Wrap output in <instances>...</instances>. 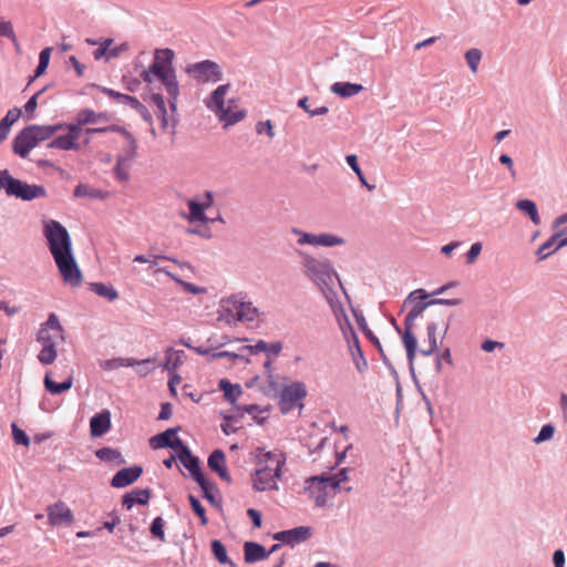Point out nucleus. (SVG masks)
I'll use <instances>...</instances> for the list:
<instances>
[{
    "mask_svg": "<svg viewBox=\"0 0 567 567\" xmlns=\"http://www.w3.org/2000/svg\"><path fill=\"white\" fill-rule=\"evenodd\" d=\"M414 299H417V302H415L412 306V308L404 318V331L402 333V343L406 351L410 374L415 384L419 385L414 369V360L417 352V339L413 332L414 322L419 317H422L424 311L434 306H460L462 303V299H430V293L426 290L419 288L408 295V297L404 300V305L408 302H414Z\"/></svg>",
    "mask_w": 567,
    "mask_h": 567,
    "instance_id": "nucleus-1",
    "label": "nucleus"
},
{
    "mask_svg": "<svg viewBox=\"0 0 567 567\" xmlns=\"http://www.w3.org/2000/svg\"><path fill=\"white\" fill-rule=\"evenodd\" d=\"M303 268L306 276L318 286L327 300L331 302L330 295L336 296L332 288V277L334 276L339 279L332 262L329 259L319 260L315 257L306 256L303 258Z\"/></svg>",
    "mask_w": 567,
    "mask_h": 567,
    "instance_id": "nucleus-2",
    "label": "nucleus"
},
{
    "mask_svg": "<svg viewBox=\"0 0 567 567\" xmlns=\"http://www.w3.org/2000/svg\"><path fill=\"white\" fill-rule=\"evenodd\" d=\"M0 190H4L9 197H16L24 202L47 196V189L42 185L29 184L13 177L8 169H0Z\"/></svg>",
    "mask_w": 567,
    "mask_h": 567,
    "instance_id": "nucleus-3",
    "label": "nucleus"
},
{
    "mask_svg": "<svg viewBox=\"0 0 567 567\" xmlns=\"http://www.w3.org/2000/svg\"><path fill=\"white\" fill-rule=\"evenodd\" d=\"M43 235L53 258L73 251L68 229L58 220L50 219L43 226Z\"/></svg>",
    "mask_w": 567,
    "mask_h": 567,
    "instance_id": "nucleus-4",
    "label": "nucleus"
},
{
    "mask_svg": "<svg viewBox=\"0 0 567 567\" xmlns=\"http://www.w3.org/2000/svg\"><path fill=\"white\" fill-rule=\"evenodd\" d=\"M229 87L230 84L217 86L206 100V106L215 112L219 121L225 123V126L240 122L247 114L245 110H238L231 117L227 116L228 113L225 111V94L228 92Z\"/></svg>",
    "mask_w": 567,
    "mask_h": 567,
    "instance_id": "nucleus-5",
    "label": "nucleus"
},
{
    "mask_svg": "<svg viewBox=\"0 0 567 567\" xmlns=\"http://www.w3.org/2000/svg\"><path fill=\"white\" fill-rule=\"evenodd\" d=\"M307 386L301 381H293L285 384L280 390L278 406L282 414L289 413L292 409H303L302 400L307 396Z\"/></svg>",
    "mask_w": 567,
    "mask_h": 567,
    "instance_id": "nucleus-6",
    "label": "nucleus"
},
{
    "mask_svg": "<svg viewBox=\"0 0 567 567\" xmlns=\"http://www.w3.org/2000/svg\"><path fill=\"white\" fill-rule=\"evenodd\" d=\"M53 259L65 285L76 288L82 284L83 274L76 262L73 251Z\"/></svg>",
    "mask_w": 567,
    "mask_h": 567,
    "instance_id": "nucleus-7",
    "label": "nucleus"
},
{
    "mask_svg": "<svg viewBox=\"0 0 567 567\" xmlns=\"http://www.w3.org/2000/svg\"><path fill=\"white\" fill-rule=\"evenodd\" d=\"M185 71L198 83H216L223 80L220 65L212 60L188 64Z\"/></svg>",
    "mask_w": 567,
    "mask_h": 567,
    "instance_id": "nucleus-8",
    "label": "nucleus"
},
{
    "mask_svg": "<svg viewBox=\"0 0 567 567\" xmlns=\"http://www.w3.org/2000/svg\"><path fill=\"white\" fill-rule=\"evenodd\" d=\"M218 389L223 391L224 399L238 411L247 414H254V412H268L270 410V406L261 408L258 404H236L238 398L243 394V390L239 384H234L228 379H220L218 382Z\"/></svg>",
    "mask_w": 567,
    "mask_h": 567,
    "instance_id": "nucleus-9",
    "label": "nucleus"
},
{
    "mask_svg": "<svg viewBox=\"0 0 567 567\" xmlns=\"http://www.w3.org/2000/svg\"><path fill=\"white\" fill-rule=\"evenodd\" d=\"M147 69L148 72L164 85L168 95L169 109L172 113H175L177 111V100L179 96V84L177 78H171V74L155 62H152Z\"/></svg>",
    "mask_w": 567,
    "mask_h": 567,
    "instance_id": "nucleus-10",
    "label": "nucleus"
},
{
    "mask_svg": "<svg viewBox=\"0 0 567 567\" xmlns=\"http://www.w3.org/2000/svg\"><path fill=\"white\" fill-rule=\"evenodd\" d=\"M38 145L37 134H34L31 125H27L12 140V152L21 158H27Z\"/></svg>",
    "mask_w": 567,
    "mask_h": 567,
    "instance_id": "nucleus-11",
    "label": "nucleus"
},
{
    "mask_svg": "<svg viewBox=\"0 0 567 567\" xmlns=\"http://www.w3.org/2000/svg\"><path fill=\"white\" fill-rule=\"evenodd\" d=\"M343 318L346 320V323L348 326V330H349V333L351 337L350 339L347 340L349 352L352 357V361L355 365L357 371L362 374L369 368L368 361L365 359L363 350L361 349L359 338H358L348 316L343 315Z\"/></svg>",
    "mask_w": 567,
    "mask_h": 567,
    "instance_id": "nucleus-12",
    "label": "nucleus"
},
{
    "mask_svg": "<svg viewBox=\"0 0 567 567\" xmlns=\"http://www.w3.org/2000/svg\"><path fill=\"white\" fill-rule=\"evenodd\" d=\"M312 536V528L309 526H298L291 529H285L272 534V539L281 542L291 547L308 540Z\"/></svg>",
    "mask_w": 567,
    "mask_h": 567,
    "instance_id": "nucleus-13",
    "label": "nucleus"
},
{
    "mask_svg": "<svg viewBox=\"0 0 567 567\" xmlns=\"http://www.w3.org/2000/svg\"><path fill=\"white\" fill-rule=\"evenodd\" d=\"M143 474L141 465H133L118 470L110 481L114 488H124L135 483Z\"/></svg>",
    "mask_w": 567,
    "mask_h": 567,
    "instance_id": "nucleus-14",
    "label": "nucleus"
},
{
    "mask_svg": "<svg viewBox=\"0 0 567 567\" xmlns=\"http://www.w3.org/2000/svg\"><path fill=\"white\" fill-rule=\"evenodd\" d=\"M252 488L257 492L278 491V484L270 476V467L262 465L251 473Z\"/></svg>",
    "mask_w": 567,
    "mask_h": 567,
    "instance_id": "nucleus-15",
    "label": "nucleus"
},
{
    "mask_svg": "<svg viewBox=\"0 0 567 567\" xmlns=\"http://www.w3.org/2000/svg\"><path fill=\"white\" fill-rule=\"evenodd\" d=\"M47 512L52 526L70 525L74 520L72 511L62 501L50 505Z\"/></svg>",
    "mask_w": 567,
    "mask_h": 567,
    "instance_id": "nucleus-16",
    "label": "nucleus"
},
{
    "mask_svg": "<svg viewBox=\"0 0 567 567\" xmlns=\"http://www.w3.org/2000/svg\"><path fill=\"white\" fill-rule=\"evenodd\" d=\"M111 412L104 409L90 419V435L91 437H101L111 430Z\"/></svg>",
    "mask_w": 567,
    "mask_h": 567,
    "instance_id": "nucleus-17",
    "label": "nucleus"
},
{
    "mask_svg": "<svg viewBox=\"0 0 567 567\" xmlns=\"http://www.w3.org/2000/svg\"><path fill=\"white\" fill-rule=\"evenodd\" d=\"M243 550L246 564H256L268 558L267 548L254 540L245 542Z\"/></svg>",
    "mask_w": 567,
    "mask_h": 567,
    "instance_id": "nucleus-18",
    "label": "nucleus"
},
{
    "mask_svg": "<svg viewBox=\"0 0 567 567\" xmlns=\"http://www.w3.org/2000/svg\"><path fill=\"white\" fill-rule=\"evenodd\" d=\"M178 461L189 472L190 477L196 483H199L207 478L202 470L199 457L194 455L192 451L187 453L184 452V455L178 457Z\"/></svg>",
    "mask_w": 567,
    "mask_h": 567,
    "instance_id": "nucleus-19",
    "label": "nucleus"
},
{
    "mask_svg": "<svg viewBox=\"0 0 567 567\" xmlns=\"http://www.w3.org/2000/svg\"><path fill=\"white\" fill-rule=\"evenodd\" d=\"M151 496V488H134L122 496V505L126 509H131L134 505H147Z\"/></svg>",
    "mask_w": 567,
    "mask_h": 567,
    "instance_id": "nucleus-20",
    "label": "nucleus"
},
{
    "mask_svg": "<svg viewBox=\"0 0 567 567\" xmlns=\"http://www.w3.org/2000/svg\"><path fill=\"white\" fill-rule=\"evenodd\" d=\"M174 59L175 52L169 48L155 49L154 51L153 62L157 63L161 68H164V70L171 74V78H177L173 65Z\"/></svg>",
    "mask_w": 567,
    "mask_h": 567,
    "instance_id": "nucleus-21",
    "label": "nucleus"
},
{
    "mask_svg": "<svg viewBox=\"0 0 567 567\" xmlns=\"http://www.w3.org/2000/svg\"><path fill=\"white\" fill-rule=\"evenodd\" d=\"M181 426L168 427L165 431L153 435L150 440V446L153 450L168 449L172 445V441L179 431Z\"/></svg>",
    "mask_w": 567,
    "mask_h": 567,
    "instance_id": "nucleus-22",
    "label": "nucleus"
},
{
    "mask_svg": "<svg viewBox=\"0 0 567 567\" xmlns=\"http://www.w3.org/2000/svg\"><path fill=\"white\" fill-rule=\"evenodd\" d=\"M363 89L362 84L351 82H336L330 86V91L342 99L352 97L362 92Z\"/></svg>",
    "mask_w": 567,
    "mask_h": 567,
    "instance_id": "nucleus-23",
    "label": "nucleus"
},
{
    "mask_svg": "<svg viewBox=\"0 0 567 567\" xmlns=\"http://www.w3.org/2000/svg\"><path fill=\"white\" fill-rule=\"evenodd\" d=\"M359 329L364 333L367 339L378 349L380 355L385 353L379 338L370 330L367 320L361 311L352 310Z\"/></svg>",
    "mask_w": 567,
    "mask_h": 567,
    "instance_id": "nucleus-24",
    "label": "nucleus"
},
{
    "mask_svg": "<svg viewBox=\"0 0 567 567\" xmlns=\"http://www.w3.org/2000/svg\"><path fill=\"white\" fill-rule=\"evenodd\" d=\"M244 349L248 350L251 354H257L259 352H265L269 358L272 355H278L282 350V343L280 341L268 343L264 340H258L252 346H246Z\"/></svg>",
    "mask_w": 567,
    "mask_h": 567,
    "instance_id": "nucleus-25",
    "label": "nucleus"
},
{
    "mask_svg": "<svg viewBox=\"0 0 567 567\" xmlns=\"http://www.w3.org/2000/svg\"><path fill=\"white\" fill-rule=\"evenodd\" d=\"M43 383L50 394L58 395L69 391L73 386V377L69 375L63 382H55L51 379V373L47 372Z\"/></svg>",
    "mask_w": 567,
    "mask_h": 567,
    "instance_id": "nucleus-26",
    "label": "nucleus"
},
{
    "mask_svg": "<svg viewBox=\"0 0 567 567\" xmlns=\"http://www.w3.org/2000/svg\"><path fill=\"white\" fill-rule=\"evenodd\" d=\"M90 86L99 90L103 94L113 99L115 102L130 105L131 107H133V105L137 102V99L135 96L117 92L113 89H109V87L102 86L100 84L92 83Z\"/></svg>",
    "mask_w": 567,
    "mask_h": 567,
    "instance_id": "nucleus-27",
    "label": "nucleus"
},
{
    "mask_svg": "<svg viewBox=\"0 0 567 567\" xmlns=\"http://www.w3.org/2000/svg\"><path fill=\"white\" fill-rule=\"evenodd\" d=\"M306 483L308 485L305 487V491L309 494V497L315 498L316 506L324 507L328 499V487H322L317 482H308V480Z\"/></svg>",
    "mask_w": 567,
    "mask_h": 567,
    "instance_id": "nucleus-28",
    "label": "nucleus"
},
{
    "mask_svg": "<svg viewBox=\"0 0 567 567\" xmlns=\"http://www.w3.org/2000/svg\"><path fill=\"white\" fill-rule=\"evenodd\" d=\"M107 195V192L91 187L90 185L83 183L78 184L73 190V196L75 198L85 197L90 199H105Z\"/></svg>",
    "mask_w": 567,
    "mask_h": 567,
    "instance_id": "nucleus-29",
    "label": "nucleus"
},
{
    "mask_svg": "<svg viewBox=\"0 0 567 567\" xmlns=\"http://www.w3.org/2000/svg\"><path fill=\"white\" fill-rule=\"evenodd\" d=\"M515 207L523 214L527 215L534 225H540V216L534 200L527 198L519 199L516 202Z\"/></svg>",
    "mask_w": 567,
    "mask_h": 567,
    "instance_id": "nucleus-30",
    "label": "nucleus"
},
{
    "mask_svg": "<svg viewBox=\"0 0 567 567\" xmlns=\"http://www.w3.org/2000/svg\"><path fill=\"white\" fill-rule=\"evenodd\" d=\"M48 148H56L62 151H78L81 143L75 142L68 133L59 135L47 144Z\"/></svg>",
    "mask_w": 567,
    "mask_h": 567,
    "instance_id": "nucleus-31",
    "label": "nucleus"
},
{
    "mask_svg": "<svg viewBox=\"0 0 567 567\" xmlns=\"http://www.w3.org/2000/svg\"><path fill=\"white\" fill-rule=\"evenodd\" d=\"M95 456L103 462H116V465L125 464L126 461L116 449L104 446L95 451Z\"/></svg>",
    "mask_w": 567,
    "mask_h": 567,
    "instance_id": "nucleus-32",
    "label": "nucleus"
},
{
    "mask_svg": "<svg viewBox=\"0 0 567 567\" xmlns=\"http://www.w3.org/2000/svg\"><path fill=\"white\" fill-rule=\"evenodd\" d=\"M210 549L214 558L221 565H229L236 567V564L228 557L226 546L219 539L210 542Z\"/></svg>",
    "mask_w": 567,
    "mask_h": 567,
    "instance_id": "nucleus-33",
    "label": "nucleus"
},
{
    "mask_svg": "<svg viewBox=\"0 0 567 567\" xmlns=\"http://www.w3.org/2000/svg\"><path fill=\"white\" fill-rule=\"evenodd\" d=\"M567 231V228H564L559 233H555L553 234L543 245H540L538 247V249L536 250V255L538 257V261H542V260H545L546 258H548L550 255H553L554 252H556L557 250L551 249L549 250L556 243L557 240Z\"/></svg>",
    "mask_w": 567,
    "mask_h": 567,
    "instance_id": "nucleus-34",
    "label": "nucleus"
},
{
    "mask_svg": "<svg viewBox=\"0 0 567 567\" xmlns=\"http://www.w3.org/2000/svg\"><path fill=\"white\" fill-rule=\"evenodd\" d=\"M125 140L127 142V148L116 157H118L120 164H127V166H131L137 156V141L133 134L127 136Z\"/></svg>",
    "mask_w": 567,
    "mask_h": 567,
    "instance_id": "nucleus-35",
    "label": "nucleus"
},
{
    "mask_svg": "<svg viewBox=\"0 0 567 567\" xmlns=\"http://www.w3.org/2000/svg\"><path fill=\"white\" fill-rule=\"evenodd\" d=\"M198 486L202 488L203 497L213 506L215 507H221V499L217 498L216 495L213 493L216 491V493H219L216 485L212 483L208 478H205L204 481L197 483Z\"/></svg>",
    "mask_w": 567,
    "mask_h": 567,
    "instance_id": "nucleus-36",
    "label": "nucleus"
},
{
    "mask_svg": "<svg viewBox=\"0 0 567 567\" xmlns=\"http://www.w3.org/2000/svg\"><path fill=\"white\" fill-rule=\"evenodd\" d=\"M429 321L434 322L435 328L443 327V333L441 339L443 340L450 329L452 315L446 316V313L442 310H431L429 313Z\"/></svg>",
    "mask_w": 567,
    "mask_h": 567,
    "instance_id": "nucleus-37",
    "label": "nucleus"
},
{
    "mask_svg": "<svg viewBox=\"0 0 567 567\" xmlns=\"http://www.w3.org/2000/svg\"><path fill=\"white\" fill-rule=\"evenodd\" d=\"M158 271L165 274L167 277L173 279L175 282H177L184 289V291H186L188 293L200 295V293L206 292V288L182 280L175 274L171 272L167 268H159Z\"/></svg>",
    "mask_w": 567,
    "mask_h": 567,
    "instance_id": "nucleus-38",
    "label": "nucleus"
},
{
    "mask_svg": "<svg viewBox=\"0 0 567 567\" xmlns=\"http://www.w3.org/2000/svg\"><path fill=\"white\" fill-rule=\"evenodd\" d=\"M90 290L109 301H114L118 298L117 290L112 285L104 282H91Z\"/></svg>",
    "mask_w": 567,
    "mask_h": 567,
    "instance_id": "nucleus-39",
    "label": "nucleus"
},
{
    "mask_svg": "<svg viewBox=\"0 0 567 567\" xmlns=\"http://www.w3.org/2000/svg\"><path fill=\"white\" fill-rule=\"evenodd\" d=\"M189 214H188V220L190 223L195 221H202V223H208V217L205 214V207L202 206V203L197 199H189L187 202Z\"/></svg>",
    "mask_w": 567,
    "mask_h": 567,
    "instance_id": "nucleus-40",
    "label": "nucleus"
},
{
    "mask_svg": "<svg viewBox=\"0 0 567 567\" xmlns=\"http://www.w3.org/2000/svg\"><path fill=\"white\" fill-rule=\"evenodd\" d=\"M437 329L439 328H435L434 322L426 323V334H427L429 348L417 350L422 355L429 357L437 351V349H439L437 338H436Z\"/></svg>",
    "mask_w": 567,
    "mask_h": 567,
    "instance_id": "nucleus-41",
    "label": "nucleus"
},
{
    "mask_svg": "<svg viewBox=\"0 0 567 567\" xmlns=\"http://www.w3.org/2000/svg\"><path fill=\"white\" fill-rule=\"evenodd\" d=\"M347 164L351 167L354 174L358 176L361 186L365 187L368 190H373L375 185L369 184L360 165L358 162V156L355 154H349L346 156Z\"/></svg>",
    "mask_w": 567,
    "mask_h": 567,
    "instance_id": "nucleus-42",
    "label": "nucleus"
},
{
    "mask_svg": "<svg viewBox=\"0 0 567 567\" xmlns=\"http://www.w3.org/2000/svg\"><path fill=\"white\" fill-rule=\"evenodd\" d=\"M221 302L226 313L231 315L234 318L235 315H233V310H236L237 312L245 307V296H243V293L231 295L230 297L223 299Z\"/></svg>",
    "mask_w": 567,
    "mask_h": 567,
    "instance_id": "nucleus-43",
    "label": "nucleus"
},
{
    "mask_svg": "<svg viewBox=\"0 0 567 567\" xmlns=\"http://www.w3.org/2000/svg\"><path fill=\"white\" fill-rule=\"evenodd\" d=\"M207 465L212 472H216L226 466V454L223 450L216 449L214 450L207 460Z\"/></svg>",
    "mask_w": 567,
    "mask_h": 567,
    "instance_id": "nucleus-44",
    "label": "nucleus"
},
{
    "mask_svg": "<svg viewBox=\"0 0 567 567\" xmlns=\"http://www.w3.org/2000/svg\"><path fill=\"white\" fill-rule=\"evenodd\" d=\"M252 454L256 457V465L257 467H260L262 465H268V463H277V460L280 458V454L277 455L271 451L266 452L265 447L258 446L255 449Z\"/></svg>",
    "mask_w": 567,
    "mask_h": 567,
    "instance_id": "nucleus-45",
    "label": "nucleus"
},
{
    "mask_svg": "<svg viewBox=\"0 0 567 567\" xmlns=\"http://www.w3.org/2000/svg\"><path fill=\"white\" fill-rule=\"evenodd\" d=\"M308 482H317L322 487H331L334 492H339L340 485H341L340 482L337 481V477L334 476V474H332V475L322 474V475L310 476L308 478Z\"/></svg>",
    "mask_w": 567,
    "mask_h": 567,
    "instance_id": "nucleus-46",
    "label": "nucleus"
},
{
    "mask_svg": "<svg viewBox=\"0 0 567 567\" xmlns=\"http://www.w3.org/2000/svg\"><path fill=\"white\" fill-rule=\"evenodd\" d=\"M259 315L258 308L252 302L245 301V307L235 313L234 319L237 321H252Z\"/></svg>",
    "mask_w": 567,
    "mask_h": 567,
    "instance_id": "nucleus-47",
    "label": "nucleus"
},
{
    "mask_svg": "<svg viewBox=\"0 0 567 567\" xmlns=\"http://www.w3.org/2000/svg\"><path fill=\"white\" fill-rule=\"evenodd\" d=\"M187 499H188L192 511L199 518L200 525L206 526L208 524V518L206 516V509L203 506V504L200 503V501L193 494H189L187 496Z\"/></svg>",
    "mask_w": 567,
    "mask_h": 567,
    "instance_id": "nucleus-48",
    "label": "nucleus"
},
{
    "mask_svg": "<svg viewBox=\"0 0 567 567\" xmlns=\"http://www.w3.org/2000/svg\"><path fill=\"white\" fill-rule=\"evenodd\" d=\"M344 243H346V240L340 236H337L333 234H328V233H322V234L317 235V244L316 245L323 246V247H334V246L343 245Z\"/></svg>",
    "mask_w": 567,
    "mask_h": 567,
    "instance_id": "nucleus-49",
    "label": "nucleus"
},
{
    "mask_svg": "<svg viewBox=\"0 0 567 567\" xmlns=\"http://www.w3.org/2000/svg\"><path fill=\"white\" fill-rule=\"evenodd\" d=\"M56 355L55 343H50L42 347V350L38 354V359L42 364L49 365L55 361Z\"/></svg>",
    "mask_w": 567,
    "mask_h": 567,
    "instance_id": "nucleus-50",
    "label": "nucleus"
},
{
    "mask_svg": "<svg viewBox=\"0 0 567 567\" xmlns=\"http://www.w3.org/2000/svg\"><path fill=\"white\" fill-rule=\"evenodd\" d=\"M34 134H37V140L40 143L50 140L54 134V128L52 124L40 125V124H30Z\"/></svg>",
    "mask_w": 567,
    "mask_h": 567,
    "instance_id": "nucleus-51",
    "label": "nucleus"
},
{
    "mask_svg": "<svg viewBox=\"0 0 567 567\" xmlns=\"http://www.w3.org/2000/svg\"><path fill=\"white\" fill-rule=\"evenodd\" d=\"M52 53V48L47 47L41 50L39 54V63L35 68V76H42L50 64V58Z\"/></svg>",
    "mask_w": 567,
    "mask_h": 567,
    "instance_id": "nucleus-52",
    "label": "nucleus"
},
{
    "mask_svg": "<svg viewBox=\"0 0 567 567\" xmlns=\"http://www.w3.org/2000/svg\"><path fill=\"white\" fill-rule=\"evenodd\" d=\"M164 527L165 522L161 516L155 517L150 526L151 535L163 543L166 542Z\"/></svg>",
    "mask_w": 567,
    "mask_h": 567,
    "instance_id": "nucleus-53",
    "label": "nucleus"
},
{
    "mask_svg": "<svg viewBox=\"0 0 567 567\" xmlns=\"http://www.w3.org/2000/svg\"><path fill=\"white\" fill-rule=\"evenodd\" d=\"M482 51L476 48H472L465 52L466 63L473 73L477 71L478 64L482 60Z\"/></svg>",
    "mask_w": 567,
    "mask_h": 567,
    "instance_id": "nucleus-54",
    "label": "nucleus"
},
{
    "mask_svg": "<svg viewBox=\"0 0 567 567\" xmlns=\"http://www.w3.org/2000/svg\"><path fill=\"white\" fill-rule=\"evenodd\" d=\"M175 358H173V349H167V355L165 358V363L163 364V368L168 370L169 372L175 371L177 367L182 363L181 361V354H184L183 350L175 351L174 352Z\"/></svg>",
    "mask_w": 567,
    "mask_h": 567,
    "instance_id": "nucleus-55",
    "label": "nucleus"
},
{
    "mask_svg": "<svg viewBox=\"0 0 567 567\" xmlns=\"http://www.w3.org/2000/svg\"><path fill=\"white\" fill-rule=\"evenodd\" d=\"M11 430H12V439H13V442L17 444V445H22V446H29L30 445V437L29 435L25 433V431H23L22 429H20L17 423H12L11 424Z\"/></svg>",
    "mask_w": 567,
    "mask_h": 567,
    "instance_id": "nucleus-56",
    "label": "nucleus"
},
{
    "mask_svg": "<svg viewBox=\"0 0 567 567\" xmlns=\"http://www.w3.org/2000/svg\"><path fill=\"white\" fill-rule=\"evenodd\" d=\"M555 434V426L551 423H546L540 427V431L538 432L537 436L533 439V442L535 444H540L543 442L549 441L553 439Z\"/></svg>",
    "mask_w": 567,
    "mask_h": 567,
    "instance_id": "nucleus-57",
    "label": "nucleus"
},
{
    "mask_svg": "<svg viewBox=\"0 0 567 567\" xmlns=\"http://www.w3.org/2000/svg\"><path fill=\"white\" fill-rule=\"evenodd\" d=\"M76 121H81L82 126L96 123V112L91 109H83L76 115Z\"/></svg>",
    "mask_w": 567,
    "mask_h": 567,
    "instance_id": "nucleus-58",
    "label": "nucleus"
},
{
    "mask_svg": "<svg viewBox=\"0 0 567 567\" xmlns=\"http://www.w3.org/2000/svg\"><path fill=\"white\" fill-rule=\"evenodd\" d=\"M291 233L299 236L298 244L299 245H316L317 244V235L302 231L298 228H292Z\"/></svg>",
    "mask_w": 567,
    "mask_h": 567,
    "instance_id": "nucleus-59",
    "label": "nucleus"
},
{
    "mask_svg": "<svg viewBox=\"0 0 567 567\" xmlns=\"http://www.w3.org/2000/svg\"><path fill=\"white\" fill-rule=\"evenodd\" d=\"M172 449L175 452V455L178 457L184 455V452H190V449L188 445H186L181 437L175 434L172 445L168 447Z\"/></svg>",
    "mask_w": 567,
    "mask_h": 567,
    "instance_id": "nucleus-60",
    "label": "nucleus"
},
{
    "mask_svg": "<svg viewBox=\"0 0 567 567\" xmlns=\"http://www.w3.org/2000/svg\"><path fill=\"white\" fill-rule=\"evenodd\" d=\"M41 327L47 328V330H54L59 333L63 332V327L55 313H50L47 321L42 323Z\"/></svg>",
    "mask_w": 567,
    "mask_h": 567,
    "instance_id": "nucleus-61",
    "label": "nucleus"
},
{
    "mask_svg": "<svg viewBox=\"0 0 567 567\" xmlns=\"http://www.w3.org/2000/svg\"><path fill=\"white\" fill-rule=\"evenodd\" d=\"M21 111L18 107H13L7 112V114L0 120L4 125L11 130V126L19 120Z\"/></svg>",
    "mask_w": 567,
    "mask_h": 567,
    "instance_id": "nucleus-62",
    "label": "nucleus"
},
{
    "mask_svg": "<svg viewBox=\"0 0 567 567\" xmlns=\"http://www.w3.org/2000/svg\"><path fill=\"white\" fill-rule=\"evenodd\" d=\"M130 167L131 166H127V164H120L118 157H116V165L114 166L113 172L120 182L128 181V178H130L128 168Z\"/></svg>",
    "mask_w": 567,
    "mask_h": 567,
    "instance_id": "nucleus-63",
    "label": "nucleus"
},
{
    "mask_svg": "<svg viewBox=\"0 0 567 567\" xmlns=\"http://www.w3.org/2000/svg\"><path fill=\"white\" fill-rule=\"evenodd\" d=\"M132 109L135 110L147 124L153 125V116L143 103L137 100Z\"/></svg>",
    "mask_w": 567,
    "mask_h": 567,
    "instance_id": "nucleus-64",
    "label": "nucleus"
}]
</instances>
